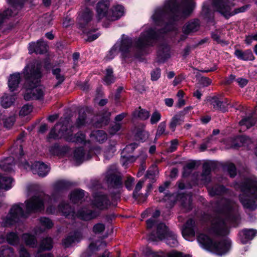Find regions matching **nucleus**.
Listing matches in <instances>:
<instances>
[{"label":"nucleus","mask_w":257,"mask_h":257,"mask_svg":"<svg viewBox=\"0 0 257 257\" xmlns=\"http://www.w3.org/2000/svg\"><path fill=\"white\" fill-rule=\"evenodd\" d=\"M32 106L30 105H24L20 111V115L25 116L29 114L32 111Z\"/></svg>","instance_id":"obj_48"},{"label":"nucleus","mask_w":257,"mask_h":257,"mask_svg":"<svg viewBox=\"0 0 257 257\" xmlns=\"http://www.w3.org/2000/svg\"><path fill=\"white\" fill-rule=\"evenodd\" d=\"M209 101L214 109L222 111H226L228 105V100L226 99L220 98L217 96L212 97Z\"/></svg>","instance_id":"obj_19"},{"label":"nucleus","mask_w":257,"mask_h":257,"mask_svg":"<svg viewBox=\"0 0 257 257\" xmlns=\"http://www.w3.org/2000/svg\"><path fill=\"white\" fill-rule=\"evenodd\" d=\"M52 73L55 76L59 83H61L64 80V76L61 73V69L59 68H54Z\"/></svg>","instance_id":"obj_46"},{"label":"nucleus","mask_w":257,"mask_h":257,"mask_svg":"<svg viewBox=\"0 0 257 257\" xmlns=\"http://www.w3.org/2000/svg\"><path fill=\"white\" fill-rule=\"evenodd\" d=\"M197 240L202 247L220 255L228 252L231 246V241L228 238L213 241L208 236L203 233L198 236Z\"/></svg>","instance_id":"obj_8"},{"label":"nucleus","mask_w":257,"mask_h":257,"mask_svg":"<svg viewBox=\"0 0 257 257\" xmlns=\"http://www.w3.org/2000/svg\"><path fill=\"white\" fill-rule=\"evenodd\" d=\"M160 212L159 210H156L152 217L147 220L148 228H151L158 223L157 218L160 216Z\"/></svg>","instance_id":"obj_41"},{"label":"nucleus","mask_w":257,"mask_h":257,"mask_svg":"<svg viewBox=\"0 0 257 257\" xmlns=\"http://www.w3.org/2000/svg\"><path fill=\"white\" fill-rule=\"evenodd\" d=\"M15 118L14 117H10L5 119L4 121L5 126L7 128H10L14 123Z\"/></svg>","instance_id":"obj_61"},{"label":"nucleus","mask_w":257,"mask_h":257,"mask_svg":"<svg viewBox=\"0 0 257 257\" xmlns=\"http://www.w3.org/2000/svg\"><path fill=\"white\" fill-rule=\"evenodd\" d=\"M255 120L252 117H248L242 119L240 122L239 124L241 126H245L246 128H249L253 125L254 124Z\"/></svg>","instance_id":"obj_45"},{"label":"nucleus","mask_w":257,"mask_h":257,"mask_svg":"<svg viewBox=\"0 0 257 257\" xmlns=\"http://www.w3.org/2000/svg\"><path fill=\"white\" fill-rule=\"evenodd\" d=\"M195 7L192 0H167L164 8L155 10L152 16L154 24L162 25L164 18L169 15L171 21H176L188 17Z\"/></svg>","instance_id":"obj_3"},{"label":"nucleus","mask_w":257,"mask_h":257,"mask_svg":"<svg viewBox=\"0 0 257 257\" xmlns=\"http://www.w3.org/2000/svg\"><path fill=\"white\" fill-rule=\"evenodd\" d=\"M88 122V121L86 113L83 109L80 110L78 117L75 123L76 127L79 128L85 126Z\"/></svg>","instance_id":"obj_35"},{"label":"nucleus","mask_w":257,"mask_h":257,"mask_svg":"<svg viewBox=\"0 0 257 257\" xmlns=\"http://www.w3.org/2000/svg\"><path fill=\"white\" fill-rule=\"evenodd\" d=\"M137 147L138 145L136 143H132L127 145L123 149L121 152L122 158L121 159V162L123 166H125L128 163H132L136 160V158L134 157L127 155L132 153Z\"/></svg>","instance_id":"obj_14"},{"label":"nucleus","mask_w":257,"mask_h":257,"mask_svg":"<svg viewBox=\"0 0 257 257\" xmlns=\"http://www.w3.org/2000/svg\"><path fill=\"white\" fill-rule=\"evenodd\" d=\"M53 247V240L51 237L43 239L39 244V252L44 250H49Z\"/></svg>","instance_id":"obj_34"},{"label":"nucleus","mask_w":257,"mask_h":257,"mask_svg":"<svg viewBox=\"0 0 257 257\" xmlns=\"http://www.w3.org/2000/svg\"><path fill=\"white\" fill-rule=\"evenodd\" d=\"M235 206L233 202L225 198L221 199L218 203V207L224 218H217L212 222V230L216 234L220 235L228 234V225L234 219L233 213Z\"/></svg>","instance_id":"obj_5"},{"label":"nucleus","mask_w":257,"mask_h":257,"mask_svg":"<svg viewBox=\"0 0 257 257\" xmlns=\"http://www.w3.org/2000/svg\"><path fill=\"white\" fill-rule=\"evenodd\" d=\"M167 257H182V253L176 250H172L167 253Z\"/></svg>","instance_id":"obj_63"},{"label":"nucleus","mask_w":257,"mask_h":257,"mask_svg":"<svg viewBox=\"0 0 257 257\" xmlns=\"http://www.w3.org/2000/svg\"><path fill=\"white\" fill-rule=\"evenodd\" d=\"M82 238V233L79 231H76L69 235L63 241V245L67 247L72 243L78 242Z\"/></svg>","instance_id":"obj_23"},{"label":"nucleus","mask_w":257,"mask_h":257,"mask_svg":"<svg viewBox=\"0 0 257 257\" xmlns=\"http://www.w3.org/2000/svg\"><path fill=\"white\" fill-rule=\"evenodd\" d=\"M213 4L216 11L226 18L237 13L243 12L247 7V6L242 7L235 10L234 13L231 11L232 4L227 0H213Z\"/></svg>","instance_id":"obj_10"},{"label":"nucleus","mask_w":257,"mask_h":257,"mask_svg":"<svg viewBox=\"0 0 257 257\" xmlns=\"http://www.w3.org/2000/svg\"><path fill=\"white\" fill-rule=\"evenodd\" d=\"M104 179L108 186L111 187L118 188L122 185L120 174L115 167L107 170Z\"/></svg>","instance_id":"obj_11"},{"label":"nucleus","mask_w":257,"mask_h":257,"mask_svg":"<svg viewBox=\"0 0 257 257\" xmlns=\"http://www.w3.org/2000/svg\"><path fill=\"white\" fill-rule=\"evenodd\" d=\"M225 192L226 190L222 186H215L209 190V193L212 196L222 195Z\"/></svg>","instance_id":"obj_42"},{"label":"nucleus","mask_w":257,"mask_h":257,"mask_svg":"<svg viewBox=\"0 0 257 257\" xmlns=\"http://www.w3.org/2000/svg\"><path fill=\"white\" fill-rule=\"evenodd\" d=\"M134 182V179L131 177H128L126 180L125 181V186L126 188L131 190L133 188V186Z\"/></svg>","instance_id":"obj_59"},{"label":"nucleus","mask_w":257,"mask_h":257,"mask_svg":"<svg viewBox=\"0 0 257 257\" xmlns=\"http://www.w3.org/2000/svg\"><path fill=\"white\" fill-rule=\"evenodd\" d=\"M113 70L110 67H108L106 70V74L104 78V81L106 84L109 85L114 82V77L112 75Z\"/></svg>","instance_id":"obj_44"},{"label":"nucleus","mask_w":257,"mask_h":257,"mask_svg":"<svg viewBox=\"0 0 257 257\" xmlns=\"http://www.w3.org/2000/svg\"><path fill=\"white\" fill-rule=\"evenodd\" d=\"M32 233L27 232L23 233L21 236L23 242L27 245L32 248L37 246L38 241L37 236L44 232V230L40 227H36Z\"/></svg>","instance_id":"obj_12"},{"label":"nucleus","mask_w":257,"mask_h":257,"mask_svg":"<svg viewBox=\"0 0 257 257\" xmlns=\"http://www.w3.org/2000/svg\"><path fill=\"white\" fill-rule=\"evenodd\" d=\"M239 200L244 206L250 210L257 208V180H246L241 186Z\"/></svg>","instance_id":"obj_7"},{"label":"nucleus","mask_w":257,"mask_h":257,"mask_svg":"<svg viewBox=\"0 0 257 257\" xmlns=\"http://www.w3.org/2000/svg\"><path fill=\"white\" fill-rule=\"evenodd\" d=\"M198 20H194L186 23L183 27V32L185 34H189L197 31L199 28Z\"/></svg>","instance_id":"obj_27"},{"label":"nucleus","mask_w":257,"mask_h":257,"mask_svg":"<svg viewBox=\"0 0 257 257\" xmlns=\"http://www.w3.org/2000/svg\"><path fill=\"white\" fill-rule=\"evenodd\" d=\"M196 165V163L195 162L193 161H190L189 162H188L186 165V166L184 167V172H183V176H186L187 175L186 174V171L187 170H192L193 169L195 166Z\"/></svg>","instance_id":"obj_57"},{"label":"nucleus","mask_w":257,"mask_h":257,"mask_svg":"<svg viewBox=\"0 0 257 257\" xmlns=\"http://www.w3.org/2000/svg\"><path fill=\"white\" fill-rule=\"evenodd\" d=\"M33 174H38L40 177H45L49 173L50 167L43 162H36L31 168Z\"/></svg>","instance_id":"obj_17"},{"label":"nucleus","mask_w":257,"mask_h":257,"mask_svg":"<svg viewBox=\"0 0 257 257\" xmlns=\"http://www.w3.org/2000/svg\"><path fill=\"white\" fill-rule=\"evenodd\" d=\"M234 54L238 59L243 61H252L254 59V57L250 50H246L242 51L239 49L235 50Z\"/></svg>","instance_id":"obj_25"},{"label":"nucleus","mask_w":257,"mask_h":257,"mask_svg":"<svg viewBox=\"0 0 257 257\" xmlns=\"http://www.w3.org/2000/svg\"><path fill=\"white\" fill-rule=\"evenodd\" d=\"M74 126H72L69 120L65 119L63 122L57 124L51 131L49 134V138L53 139H59L64 137L68 141L77 143H86L85 135L80 132L74 136L72 133Z\"/></svg>","instance_id":"obj_6"},{"label":"nucleus","mask_w":257,"mask_h":257,"mask_svg":"<svg viewBox=\"0 0 257 257\" xmlns=\"http://www.w3.org/2000/svg\"><path fill=\"white\" fill-rule=\"evenodd\" d=\"M93 204L97 208L103 209L107 208L110 203L105 195L99 192L94 195Z\"/></svg>","instance_id":"obj_15"},{"label":"nucleus","mask_w":257,"mask_h":257,"mask_svg":"<svg viewBox=\"0 0 257 257\" xmlns=\"http://www.w3.org/2000/svg\"><path fill=\"white\" fill-rule=\"evenodd\" d=\"M182 121V119L181 118V117L178 115H175L174 116L170 123V128L172 130V131H175V128L176 126L180 124L181 123V121Z\"/></svg>","instance_id":"obj_47"},{"label":"nucleus","mask_w":257,"mask_h":257,"mask_svg":"<svg viewBox=\"0 0 257 257\" xmlns=\"http://www.w3.org/2000/svg\"><path fill=\"white\" fill-rule=\"evenodd\" d=\"M20 81V73H15L10 76L9 79L8 85L11 91H14L17 88Z\"/></svg>","instance_id":"obj_32"},{"label":"nucleus","mask_w":257,"mask_h":257,"mask_svg":"<svg viewBox=\"0 0 257 257\" xmlns=\"http://www.w3.org/2000/svg\"><path fill=\"white\" fill-rule=\"evenodd\" d=\"M87 38L86 39L88 41H92L96 39L99 36V33L92 34L91 31L86 32Z\"/></svg>","instance_id":"obj_56"},{"label":"nucleus","mask_w":257,"mask_h":257,"mask_svg":"<svg viewBox=\"0 0 257 257\" xmlns=\"http://www.w3.org/2000/svg\"><path fill=\"white\" fill-rule=\"evenodd\" d=\"M6 240H7L9 244L16 245L19 243L20 238L18 234L14 232L8 233L6 238L3 234H0V243H3Z\"/></svg>","instance_id":"obj_24"},{"label":"nucleus","mask_w":257,"mask_h":257,"mask_svg":"<svg viewBox=\"0 0 257 257\" xmlns=\"http://www.w3.org/2000/svg\"><path fill=\"white\" fill-rule=\"evenodd\" d=\"M79 17L80 27L83 28L84 24H87L91 21L92 17V13L89 9L86 8L83 13L81 14H79Z\"/></svg>","instance_id":"obj_33"},{"label":"nucleus","mask_w":257,"mask_h":257,"mask_svg":"<svg viewBox=\"0 0 257 257\" xmlns=\"http://www.w3.org/2000/svg\"><path fill=\"white\" fill-rule=\"evenodd\" d=\"M227 170L231 177H233L236 175V169L233 164H229L227 167Z\"/></svg>","instance_id":"obj_60"},{"label":"nucleus","mask_w":257,"mask_h":257,"mask_svg":"<svg viewBox=\"0 0 257 257\" xmlns=\"http://www.w3.org/2000/svg\"><path fill=\"white\" fill-rule=\"evenodd\" d=\"M14 255V249L9 246H3L0 249V257H13Z\"/></svg>","instance_id":"obj_40"},{"label":"nucleus","mask_w":257,"mask_h":257,"mask_svg":"<svg viewBox=\"0 0 257 257\" xmlns=\"http://www.w3.org/2000/svg\"><path fill=\"white\" fill-rule=\"evenodd\" d=\"M124 13V7L121 5H116L112 9L110 16H108V20L111 21L116 20L122 16Z\"/></svg>","instance_id":"obj_28"},{"label":"nucleus","mask_w":257,"mask_h":257,"mask_svg":"<svg viewBox=\"0 0 257 257\" xmlns=\"http://www.w3.org/2000/svg\"><path fill=\"white\" fill-rule=\"evenodd\" d=\"M161 115L160 112L157 111H154L151 115L150 122L152 124H156L161 119Z\"/></svg>","instance_id":"obj_51"},{"label":"nucleus","mask_w":257,"mask_h":257,"mask_svg":"<svg viewBox=\"0 0 257 257\" xmlns=\"http://www.w3.org/2000/svg\"><path fill=\"white\" fill-rule=\"evenodd\" d=\"M19 257H31V254L27 249L23 245L20 246L18 249Z\"/></svg>","instance_id":"obj_49"},{"label":"nucleus","mask_w":257,"mask_h":257,"mask_svg":"<svg viewBox=\"0 0 257 257\" xmlns=\"http://www.w3.org/2000/svg\"><path fill=\"white\" fill-rule=\"evenodd\" d=\"M90 137L92 141L103 143L107 140V135L103 131L98 130L92 132Z\"/></svg>","instance_id":"obj_26"},{"label":"nucleus","mask_w":257,"mask_h":257,"mask_svg":"<svg viewBox=\"0 0 257 257\" xmlns=\"http://www.w3.org/2000/svg\"><path fill=\"white\" fill-rule=\"evenodd\" d=\"M194 225V220L190 219L187 220L184 225L182 228V233L185 239H188V236H193L195 235V231L193 228Z\"/></svg>","instance_id":"obj_21"},{"label":"nucleus","mask_w":257,"mask_h":257,"mask_svg":"<svg viewBox=\"0 0 257 257\" xmlns=\"http://www.w3.org/2000/svg\"><path fill=\"white\" fill-rule=\"evenodd\" d=\"M14 183V179L9 176H0V188L8 190L11 189Z\"/></svg>","instance_id":"obj_30"},{"label":"nucleus","mask_w":257,"mask_h":257,"mask_svg":"<svg viewBox=\"0 0 257 257\" xmlns=\"http://www.w3.org/2000/svg\"><path fill=\"white\" fill-rule=\"evenodd\" d=\"M158 37V35L152 29H145L134 42L131 38L123 35L109 51L106 58L111 60L118 52L121 53L123 57H126L135 54L137 51H142L145 48L153 45Z\"/></svg>","instance_id":"obj_2"},{"label":"nucleus","mask_w":257,"mask_h":257,"mask_svg":"<svg viewBox=\"0 0 257 257\" xmlns=\"http://www.w3.org/2000/svg\"><path fill=\"white\" fill-rule=\"evenodd\" d=\"M170 56V48L166 44L160 46L158 51L159 61H164Z\"/></svg>","instance_id":"obj_29"},{"label":"nucleus","mask_w":257,"mask_h":257,"mask_svg":"<svg viewBox=\"0 0 257 257\" xmlns=\"http://www.w3.org/2000/svg\"><path fill=\"white\" fill-rule=\"evenodd\" d=\"M41 64L33 60L25 66L23 73L26 80V89L24 95L26 100L40 99L45 93V87L40 84L42 76Z\"/></svg>","instance_id":"obj_4"},{"label":"nucleus","mask_w":257,"mask_h":257,"mask_svg":"<svg viewBox=\"0 0 257 257\" xmlns=\"http://www.w3.org/2000/svg\"><path fill=\"white\" fill-rule=\"evenodd\" d=\"M40 222L41 224V226L42 227H44V228H42L40 226V228L41 229L44 230V231H45V229H49L51 228L53 225V223L52 222V221L46 217H41L40 219ZM37 227H39V226H37Z\"/></svg>","instance_id":"obj_43"},{"label":"nucleus","mask_w":257,"mask_h":257,"mask_svg":"<svg viewBox=\"0 0 257 257\" xmlns=\"http://www.w3.org/2000/svg\"><path fill=\"white\" fill-rule=\"evenodd\" d=\"M121 127V123L118 122V123H115L113 125H111V127L109 130V133L111 135H114L115 133H116L118 131L120 130Z\"/></svg>","instance_id":"obj_54"},{"label":"nucleus","mask_w":257,"mask_h":257,"mask_svg":"<svg viewBox=\"0 0 257 257\" xmlns=\"http://www.w3.org/2000/svg\"><path fill=\"white\" fill-rule=\"evenodd\" d=\"M14 166V159L12 157H8L0 161V168L4 171H11L13 169Z\"/></svg>","instance_id":"obj_31"},{"label":"nucleus","mask_w":257,"mask_h":257,"mask_svg":"<svg viewBox=\"0 0 257 257\" xmlns=\"http://www.w3.org/2000/svg\"><path fill=\"white\" fill-rule=\"evenodd\" d=\"M47 45L46 43L42 40H38L37 42H32L29 44V53L32 54H43L46 52Z\"/></svg>","instance_id":"obj_18"},{"label":"nucleus","mask_w":257,"mask_h":257,"mask_svg":"<svg viewBox=\"0 0 257 257\" xmlns=\"http://www.w3.org/2000/svg\"><path fill=\"white\" fill-rule=\"evenodd\" d=\"M177 146L178 141L176 139L172 140L171 142L170 146L168 148V152L170 153L174 152L176 150Z\"/></svg>","instance_id":"obj_58"},{"label":"nucleus","mask_w":257,"mask_h":257,"mask_svg":"<svg viewBox=\"0 0 257 257\" xmlns=\"http://www.w3.org/2000/svg\"><path fill=\"white\" fill-rule=\"evenodd\" d=\"M55 201L54 197L50 198L43 193L36 194L25 202V213L23 209V204H15L12 207L9 213L3 219L2 224L4 226H8L18 223L27 217L28 213L43 210L45 205H48L47 208L48 213H61L67 218H74L77 216L84 220H89L97 216L96 212L87 207L82 208L75 214L73 209L64 202L61 203L58 208H56L53 207Z\"/></svg>","instance_id":"obj_1"},{"label":"nucleus","mask_w":257,"mask_h":257,"mask_svg":"<svg viewBox=\"0 0 257 257\" xmlns=\"http://www.w3.org/2000/svg\"><path fill=\"white\" fill-rule=\"evenodd\" d=\"M90 158L89 154L86 153L83 148H78L74 151V158L78 164H80L82 162L88 160Z\"/></svg>","instance_id":"obj_22"},{"label":"nucleus","mask_w":257,"mask_h":257,"mask_svg":"<svg viewBox=\"0 0 257 257\" xmlns=\"http://www.w3.org/2000/svg\"><path fill=\"white\" fill-rule=\"evenodd\" d=\"M105 226L103 224L99 223L94 225L93 231L95 233H99L104 231Z\"/></svg>","instance_id":"obj_53"},{"label":"nucleus","mask_w":257,"mask_h":257,"mask_svg":"<svg viewBox=\"0 0 257 257\" xmlns=\"http://www.w3.org/2000/svg\"><path fill=\"white\" fill-rule=\"evenodd\" d=\"M166 123L165 122H161L158 126L156 134V139L159 137L165 132Z\"/></svg>","instance_id":"obj_50"},{"label":"nucleus","mask_w":257,"mask_h":257,"mask_svg":"<svg viewBox=\"0 0 257 257\" xmlns=\"http://www.w3.org/2000/svg\"><path fill=\"white\" fill-rule=\"evenodd\" d=\"M84 196V191L82 190L77 189L71 192L70 196V199L72 202L76 203L80 200Z\"/></svg>","instance_id":"obj_38"},{"label":"nucleus","mask_w":257,"mask_h":257,"mask_svg":"<svg viewBox=\"0 0 257 257\" xmlns=\"http://www.w3.org/2000/svg\"><path fill=\"white\" fill-rule=\"evenodd\" d=\"M151 80L153 81L157 80L161 75V70L159 68H156L151 72Z\"/></svg>","instance_id":"obj_55"},{"label":"nucleus","mask_w":257,"mask_h":257,"mask_svg":"<svg viewBox=\"0 0 257 257\" xmlns=\"http://www.w3.org/2000/svg\"><path fill=\"white\" fill-rule=\"evenodd\" d=\"M133 116L142 120H146L150 116V113L148 110L140 107L133 112Z\"/></svg>","instance_id":"obj_37"},{"label":"nucleus","mask_w":257,"mask_h":257,"mask_svg":"<svg viewBox=\"0 0 257 257\" xmlns=\"http://www.w3.org/2000/svg\"><path fill=\"white\" fill-rule=\"evenodd\" d=\"M110 6L109 0H101L97 4L96 10L97 18L98 20L106 17L108 20V16H110L111 11H108Z\"/></svg>","instance_id":"obj_13"},{"label":"nucleus","mask_w":257,"mask_h":257,"mask_svg":"<svg viewBox=\"0 0 257 257\" xmlns=\"http://www.w3.org/2000/svg\"><path fill=\"white\" fill-rule=\"evenodd\" d=\"M210 167L208 164H204L203 166V172L201 175V180L204 183L208 182L210 180Z\"/></svg>","instance_id":"obj_39"},{"label":"nucleus","mask_w":257,"mask_h":257,"mask_svg":"<svg viewBox=\"0 0 257 257\" xmlns=\"http://www.w3.org/2000/svg\"><path fill=\"white\" fill-rule=\"evenodd\" d=\"M185 198L186 200V202H183L182 205L184 208H186L187 209H190L191 208V200L190 196L189 195H186L185 196Z\"/></svg>","instance_id":"obj_62"},{"label":"nucleus","mask_w":257,"mask_h":257,"mask_svg":"<svg viewBox=\"0 0 257 257\" xmlns=\"http://www.w3.org/2000/svg\"><path fill=\"white\" fill-rule=\"evenodd\" d=\"M156 237L160 240H164L167 244L171 247H176L178 244L176 235L168 230L162 223L157 224Z\"/></svg>","instance_id":"obj_9"},{"label":"nucleus","mask_w":257,"mask_h":257,"mask_svg":"<svg viewBox=\"0 0 257 257\" xmlns=\"http://www.w3.org/2000/svg\"><path fill=\"white\" fill-rule=\"evenodd\" d=\"M149 133L145 131H142L139 134V137L142 141H146L149 138Z\"/></svg>","instance_id":"obj_64"},{"label":"nucleus","mask_w":257,"mask_h":257,"mask_svg":"<svg viewBox=\"0 0 257 257\" xmlns=\"http://www.w3.org/2000/svg\"><path fill=\"white\" fill-rule=\"evenodd\" d=\"M15 99V95L5 94L2 98L1 105L4 108L9 107L13 104Z\"/></svg>","instance_id":"obj_36"},{"label":"nucleus","mask_w":257,"mask_h":257,"mask_svg":"<svg viewBox=\"0 0 257 257\" xmlns=\"http://www.w3.org/2000/svg\"><path fill=\"white\" fill-rule=\"evenodd\" d=\"M144 182V181L140 180L136 185L135 190L133 193V196L135 199L138 198V197L139 196V194H138V192L142 189Z\"/></svg>","instance_id":"obj_52"},{"label":"nucleus","mask_w":257,"mask_h":257,"mask_svg":"<svg viewBox=\"0 0 257 257\" xmlns=\"http://www.w3.org/2000/svg\"><path fill=\"white\" fill-rule=\"evenodd\" d=\"M105 246L106 243L101 240L92 242L89 245L86 251L82 253L81 257H91L97 251Z\"/></svg>","instance_id":"obj_16"},{"label":"nucleus","mask_w":257,"mask_h":257,"mask_svg":"<svg viewBox=\"0 0 257 257\" xmlns=\"http://www.w3.org/2000/svg\"><path fill=\"white\" fill-rule=\"evenodd\" d=\"M257 234V230L244 229L239 233V239L242 243L245 244L253 238Z\"/></svg>","instance_id":"obj_20"}]
</instances>
